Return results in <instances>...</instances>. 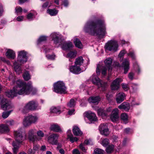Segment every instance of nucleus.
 Wrapping results in <instances>:
<instances>
[{"instance_id": "f257e3e1", "label": "nucleus", "mask_w": 154, "mask_h": 154, "mask_svg": "<svg viewBox=\"0 0 154 154\" xmlns=\"http://www.w3.org/2000/svg\"><path fill=\"white\" fill-rule=\"evenodd\" d=\"M84 30L94 35L103 36L106 33L104 21L100 20L88 21L85 26Z\"/></svg>"}, {"instance_id": "f03ea898", "label": "nucleus", "mask_w": 154, "mask_h": 154, "mask_svg": "<svg viewBox=\"0 0 154 154\" xmlns=\"http://www.w3.org/2000/svg\"><path fill=\"white\" fill-rule=\"evenodd\" d=\"M16 84L17 85L13 89L5 92V94L7 97L12 98L17 96L18 94H27L29 89V86L28 84L20 80L17 81L16 82Z\"/></svg>"}, {"instance_id": "7ed1b4c3", "label": "nucleus", "mask_w": 154, "mask_h": 154, "mask_svg": "<svg viewBox=\"0 0 154 154\" xmlns=\"http://www.w3.org/2000/svg\"><path fill=\"white\" fill-rule=\"evenodd\" d=\"M22 134V131L20 130L15 131L14 132L15 139L16 141L17 142V143L14 142L12 143V146L13 147V150L14 154L17 153L19 148L20 143H21L26 139V136L23 137Z\"/></svg>"}, {"instance_id": "20e7f679", "label": "nucleus", "mask_w": 154, "mask_h": 154, "mask_svg": "<svg viewBox=\"0 0 154 154\" xmlns=\"http://www.w3.org/2000/svg\"><path fill=\"white\" fill-rule=\"evenodd\" d=\"M112 60L110 58H108L104 61L105 66H100L98 64L96 69V72L97 75L100 73V70L102 71V74L105 75L106 74V70L107 69L109 71H111L112 69Z\"/></svg>"}, {"instance_id": "39448f33", "label": "nucleus", "mask_w": 154, "mask_h": 154, "mask_svg": "<svg viewBox=\"0 0 154 154\" xmlns=\"http://www.w3.org/2000/svg\"><path fill=\"white\" fill-rule=\"evenodd\" d=\"M90 80L94 84L97 85L98 88H101L102 91H105L108 86L107 82L101 80L95 75H92L90 77Z\"/></svg>"}, {"instance_id": "423d86ee", "label": "nucleus", "mask_w": 154, "mask_h": 154, "mask_svg": "<svg viewBox=\"0 0 154 154\" xmlns=\"http://www.w3.org/2000/svg\"><path fill=\"white\" fill-rule=\"evenodd\" d=\"M36 133V131L35 129H32L29 131V141H31L32 142L39 141L44 136V133L41 130H39L37 132L38 137L35 135Z\"/></svg>"}, {"instance_id": "0eeeda50", "label": "nucleus", "mask_w": 154, "mask_h": 154, "mask_svg": "<svg viewBox=\"0 0 154 154\" xmlns=\"http://www.w3.org/2000/svg\"><path fill=\"white\" fill-rule=\"evenodd\" d=\"M54 91L57 93L65 94L67 92L66 88L62 82H58L54 85Z\"/></svg>"}, {"instance_id": "6e6552de", "label": "nucleus", "mask_w": 154, "mask_h": 154, "mask_svg": "<svg viewBox=\"0 0 154 154\" xmlns=\"http://www.w3.org/2000/svg\"><path fill=\"white\" fill-rule=\"evenodd\" d=\"M118 45L117 42L110 40L105 44V48L106 50L116 52L118 50Z\"/></svg>"}, {"instance_id": "1a4fd4ad", "label": "nucleus", "mask_w": 154, "mask_h": 154, "mask_svg": "<svg viewBox=\"0 0 154 154\" xmlns=\"http://www.w3.org/2000/svg\"><path fill=\"white\" fill-rule=\"evenodd\" d=\"M26 55V52L24 50L18 51L17 60L16 62L17 63H20L21 65L25 63L27 60Z\"/></svg>"}, {"instance_id": "9d476101", "label": "nucleus", "mask_w": 154, "mask_h": 154, "mask_svg": "<svg viewBox=\"0 0 154 154\" xmlns=\"http://www.w3.org/2000/svg\"><path fill=\"white\" fill-rule=\"evenodd\" d=\"M59 135L57 134H53L49 135L48 138V142L50 143L56 145L58 143V139Z\"/></svg>"}, {"instance_id": "9b49d317", "label": "nucleus", "mask_w": 154, "mask_h": 154, "mask_svg": "<svg viewBox=\"0 0 154 154\" xmlns=\"http://www.w3.org/2000/svg\"><path fill=\"white\" fill-rule=\"evenodd\" d=\"M99 130L101 134L107 136L109 134V132L106 124H100L99 126Z\"/></svg>"}, {"instance_id": "f8f14e48", "label": "nucleus", "mask_w": 154, "mask_h": 154, "mask_svg": "<svg viewBox=\"0 0 154 154\" xmlns=\"http://www.w3.org/2000/svg\"><path fill=\"white\" fill-rule=\"evenodd\" d=\"M1 108L3 110H8L12 107L8 100L5 98H3L2 99L1 101Z\"/></svg>"}, {"instance_id": "ddd939ff", "label": "nucleus", "mask_w": 154, "mask_h": 154, "mask_svg": "<svg viewBox=\"0 0 154 154\" xmlns=\"http://www.w3.org/2000/svg\"><path fill=\"white\" fill-rule=\"evenodd\" d=\"M122 82L121 78H117L112 83L111 87L113 90H118L119 88L120 84Z\"/></svg>"}, {"instance_id": "4468645a", "label": "nucleus", "mask_w": 154, "mask_h": 154, "mask_svg": "<svg viewBox=\"0 0 154 154\" xmlns=\"http://www.w3.org/2000/svg\"><path fill=\"white\" fill-rule=\"evenodd\" d=\"M112 110L111 107H109L107 108L106 111L104 110L103 109H100L97 110V113L99 115L104 117H108L110 115V112Z\"/></svg>"}, {"instance_id": "2eb2a0df", "label": "nucleus", "mask_w": 154, "mask_h": 154, "mask_svg": "<svg viewBox=\"0 0 154 154\" xmlns=\"http://www.w3.org/2000/svg\"><path fill=\"white\" fill-rule=\"evenodd\" d=\"M84 115L91 122L96 121L97 120L95 114L90 111L85 112Z\"/></svg>"}, {"instance_id": "dca6fc26", "label": "nucleus", "mask_w": 154, "mask_h": 154, "mask_svg": "<svg viewBox=\"0 0 154 154\" xmlns=\"http://www.w3.org/2000/svg\"><path fill=\"white\" fill-rule=\"evenodd\" d=\"M76 51L75 50H72L70 51L65 56L66 57L69 58V61L71 62V63L69 64V65L72 64L73 60H72V59H74L76 57Z\"/></svg>"}, {"instance_id": "f3484780", "label": "nucleus", "mask_w": 154, "mask_h": 154, "mask_svg": "<svg viewBox=\"0 0 154 154\" xmlns=\"http://www.w3.org/2000/svg\"><path fill=\"white\" fill-rule=\"evenodd\" d=\"M118 112L119 110L117 108L114 109L112 111L110 118L112 122H115L118 120L119 118Z\"/></svg>"}, {"instance_id": "a211bd4d", "label": "nucleus", "mask_w": 154, "mask_h": 154, "mask_svg": "<svg viewBox=\"0 0 154 154\" xmlns=\"http://www.w3.org/2000/svg\"><path fill=\"white\" fill-rule=\"evenodd\" d=\"M69 69L71 72L76 74H79L81 72V69L80 67L75 64L74 66H70Z\"/></svg>"}, {"instance_id": "6ab92c4d", "label": "nucleus", "mask_w": 154, "mask_h": 154, "mask_svg": "<svg viewBox=\"0 0 154 154\" xmlns=\"http://www.w3.org/2000/svg\"><path fill=\"white\" fill-rule=\"evenodd\" d=\"M125 96L123 93L120 92L116 94V100L117 103H120L124 100Z\"/></svg>"}, {"instance_id": "aec40b11", "label": "nucleus", "mask_w": 154, "mask_h": 154, "mask_svg": "<svg viewBox=\"0 0 154 154\" xmlns=\"http://www.w3.org/2000/svg\"><path fill=\"white\" fill-rule=\"evenodd\" d=\"M129 61L127 59H125L122 63V67L124 69L125 74L127 73L129 69Z\"/></svg>"}, {"instance_id": "412c9836", "label": "nucleus", "mask_w": 154, "mask_h": 154, "mask_svg": "<svg viewBox=\"0 0 154 154\" xmlns=\"http://www.w3.org/2000/svg\"><path fill=\"white\" fill-rule=\"evenodd\" d=\"M41 109L40 106H38V103L35 101H32L29 102V110H35Z\"/></svg>"}, {"instance_id": "4be33fe9", "label": "nucleus", "mask_w": 154, "mask_h": 154, "mask_svg": "<svg viewBox=\"0 0 154 154\" xmlns=\"http://www.w3.org/2000/svg\"><path fill=\"white\" fill-rule=\"evenodd\" d=\"M73 47L72 42H65L63 44L62 48L63 50H66L70 49Z\"/></svg>"}, {"instance_id": "5701e85b", "label": "nucleus", "mask_w": 154, "mask_h": 154, "mask_svg": "<svg viewBox=\"0 0 154 154\" xmlns=\"http://www.w3.org/2000/svg\"><path fill=\"white\" fill-rule=\"evenodd\" d=\"M10 131V129L8 125L2 124L0 125V133H7Z\"/></svg>"}, {"instance_id": "b1692460", "label": "nucleus", "mask_w": 154, "mask_h": 154, "mask_svg": "<svg viewBox=\"0 0 154 154\" xmlns=\"http://www.w3.org/2000/svg\"><path fill=\"white\" fill-rule=\"evenodd\" d=\"M6 56L9 59H14L15 57V54L14 51L10 49H8L5 53Z\"/></svg>"}, {"instance_id": "393cba45", "label": "nucleus", "mask_w": 154, "mask_h": 154, "mask_svg": "<svg viewBox=\"0 0 154 154\" xmlns=\"http://www.w3.org/2000/svg\"><path fill=\"white\" fill-rule=\"evenodd\" d=\"M50 129L55 132H63L60 126L57 124L51 125L50 128Z\"/></svg>"}, {"instance_id": "a878e982", "label": "nucleus", "mask_w": 154, "mask_h": 154, "mask_svg": "<svg viewBox=\"0 0 154 154\" xmlns=\"http://www.w3.org/2000/svg\"><path fill=\"white\" fill-rule=\"evenodd\" d=\"M50 37L56 45L59 42L60 35L58 34L55 32L53 33L50 35Z\"/></svg>"}, {"instance_id": "bb28decb", "label": "nucleus", "mask_w": 154, "mask_h": 154, "mask_svg": "<svg viewBox=\"0 0 154 154\" xmlns=\"http://www.w3.org/2000/svg\"><path fill=\"white\" fill-rule=\"evenodd\" d=\"M72 131L74 134L75 136H81L83 134L82 132L77 126L73 127Z\"/></svg>"}, {"instance_id": "cd10ccee", "label": "nucleus", "mask_w": 154, "mask_h": 154, "mask_svg": "<svg viewBox=\"0 0 154 154\" xmlns=\"http://www.w3.org/2000/svg\"><path fill=\"white\" fill-rule=\"evenodd\" d=\"M100 100V98L99 96L91 97L88 99L89 103L95 104H97Z\"/></svg>"}, {"instance_id": "c85d7f7f", "label": "nucleus", "mask_w": 154, "mask_h": 154, "mask_svg": "<svg viewBox=\"0 0 154 154\" xmlns=\"http://www.w3.org/2000/svg\"><path fill=\"white\" fill-rule=\"evenodd\" d=\"M37 93V90L36 88L33 87L32 83L29 81V95H33Z\"/></svg>"}, {"instance_id": "c756f323", "label": "nucleus", "mask_w": 154, "mask_h": 154, "mask_svg": "<svg viewBox=\"0 0 154 154\" xmlns=\"http://www.w3.org/2000/svg\"><path fill=\"white\" fill-rule=\"evenodd\" d=\"M118 108L120 109H123L125 111H128L130 108V106L128 103H123L119 106Z\"/></svg>"}, {"instance_id": "7c9ffc66", "label": "nucleus", "mask_w": 154, "mask_h": 154, "mask_svg": "<svg viewBox=\"0 0 154 154\" xmlns=\"http://www.w3.org/2000/svg\"><path fill=\"white\" fill-rule=\"evenodd\" d=\"M14 68L17 73L19 74L22 72V70L20 66L18 65L17 62H15L14 63Z\"/></svg>"}, {"instance_id": "2f4dec72", "label": "nucleus", "mask_w": 154, "mask_h": 154, "mask_svg": "<svg viewBox=\"0 0 154 154\" xmlns=\"http://www.w3.org/2000/svg\"><path fill=\"white\" fill-rule=\"evenodd\" d=\"M84 60L82 57L80 56L75 59V64L76 66H80L83 63Z\"/></svg>"}, {"instance_id": "473e14b6", "label": "nucleus", "mask_w": 154, "mask_h": 154, "mask_svg": "<svg viewBox=\"0 0 154 154\" xmlns=\"http://www.w3.org/2000/svg\"><path fill=\"white\" fill-rule=\"evenodd\" d=\"M74 42L76 47L81 49L82 48V42L79 39L77 38H74Z\"/></svg>"}, {"instance_id": "72a5a7b5", "label": "nucleus", "mask_w": 154, "mask_h": 154, "mask_svg": "<svg viewBox=\"0 0 154 154\" xmlns=\"http://www.w3.org/2000/svg\"><path fill=\"white\" fill-rule=\"evenodd\" d=\"M58 11L55 9H48L47 11V13L51 16L56 15L58 13Z\"/></svg>"}, {"instance_id": "f704fd0d", "label": "nucleus", "mask_w": 154, "mask_h": 154, "mask_svg": "<svg viewBox=\"0 0 154 154\" xmlns=\"http://www.w3.org/2000/svg\"><path fill=\"white\" fill-rule=\"evenodd\" d=\"M38 120V117L35 116L29 115V124L35 123Z\"/></svg>"}, {"instance_id": "c9c22d12", "label": "nucleus", "mask_w": 154, "mask_h": 154, "mask_svg": "<svg viewBox=\"0 0 154 154\" xmlns=\"http://www.w3.org/2000/svg\"><path fill=\"white\" fill-rule=\"evenodd\" d=\"M50 112L51 113L60 114V109L59 107H51L50 109Z\"/></svg>"}, {"instance_id": "e433bc0d", "label": "nucleus", "mask_w": 154, "mask_h": 154, "mask_svg": "<svg viewBox=\"0 0 154 154\" xmlns=\"http://www.w3.org/2000/svg\"><path fill=\"white\" fill-rule=\"evenodd\" d=\"M121 119L125 123H126L128 122V116L126 113L122 114L121 115Z\"/></svg>"}, {"instance_id": "4c0bfd02", "label": "nucleus", "mask_w": 154, "mask_h": 154, "mask_svg": "<svg viewBox=\"0 0 154 154\" xmlns=\"http://www.w3.org/2000/svg\"><path fill=\"white\" fill-rule=\"evenodd\" d=\"M21 111L23 114L28 113L29 111V103H27L23 107L21 110Z\"/></svg>"}, {"instance_id": "58836bf2", "label": "nucleus", "mask_w": 154, "mask_h": 154, "mask_svg": "<svg viewBox=\"0 0 154 154\" xmlns=\"http://www.w3.org/2000/svg\"><path fill=\"white\" fill-rule=\"evenodd\" d=\"M67 139H69L70 141L72 143H73L77 141L79 139L78 138L76 137H73L72 134L69 135Z\"/></svg>"}, {"instance_id": "ea45409f", "label": "nucleus", "mask_w": 154, "mask_h": 154, "mask_svg": "<svg viewBox=\"0 0 154 154\" xmlns=\"http://www.w3.org/2000/svg\"><path fill=\"white\" fill-rule=\"evenodd\" d=\"M47 39V37L46 36H40L37 41V44L38 45L42 42L46 41Z\"/></svg>"}, {"instance_id": "a19ab883", "label": "nucleus", "mask_w": 154, "mask_h": 154, "mask_svg": "<svg viewBox=\"0 0 154 154\" xmlns=\"http://www.w3.org/2000/svg\"><path fill=\"white\" fill-rule=\"evenodd\" d=\"M114 146L113 145L108 146L106 148V151L108 153H111L113 150Z\"/></svg>"}, {"instance_id": "79ce46f5", "label": "nucleus", "mask_w": 154, "mask_h": 154, "mask_svg": "<svg viewBox=\"0 0 154 154\" xmlns=\"http://www.w3.org/2000/svg\"><path fill=\"white\" fill-rule=\"evenodd\" d=\"M23 77L25 81L29 80V72L28 71L25 70L23 75Z\"/></svg>"}, {"instance_id": "37998d69", "label": "nucleus", "mask_w": 154, "mask_h": 154, "mask_svg": "<svg viewBox=\"0 0 154 154\" xmlns=\"http://www.w3.org/2000/svg\"><path fill=\"white\" fill-rule=\"evenodd\" d=\"M23 123L25 127L28 126L29 125V117L28 116L25 117Z\"/></svg>"}, {"instance_id": "c03bdc74", "label": "nucleus", "mask_w": 154, "mask_h": 154, "mask_svg": "<svg viewBox=\"0 0 154 154\" xmlns=\"http://www.w3.org/2000/svg\"><path fill=\"white\" fill-rule=\"evenodd\" d=\"M104 152L103 150L100 149H95L94 152V154H103Z\"/></svg>"}, {"instance_id": "a18cd8bd", "label": "nucleus", "mask_w": 154, "mask_h": 154, "mask_svg": "<svg viewBox=\"0 0 154 154\" xmlns=\"http://www.w3.org/2000/svg\"><path fill=\"white\" fill-rule=\"evenodd\" d=\"M37 13L35 11H31L29 12V20H32L35 17V16L36 15Z\"/></svg>"}, {"instance_id": "49530a36", "label": "nucleus", "mask_w": 154, "mask_h": 154, "mask_svg": "<svg viewBox=\"0 0 154 154\" xmlns=\"http://www.w3.org/2000/svg\"><path fill=\"white\" fill-rule=\"evenodd\" d=\"M12 111V110H11L8 112H3L2 114V117L4 119L7 118Z\"/></svg>"}, {"instance_id": "de8ad7c7", "label": "nucleus", "mask_w": 154, "mask_h": 154, "mask_svg": "<svg viewBox=\"0 0 154 154\" xmlns=\"http://www.w3.org/2000/svg\"><path fill=\"white\" fill-rule=\"evenodd\" d=\"M75 105V101L73 99H71L69 103L68 104V106L70 107H74Z\"/></svg>"}, {"instance_id": "09e8293b", "label": "nucleus", "mask_w": 154, "mask_h": 154, "mask_svg": "<svg viewBox=\"0 0 154 154\" xmlns=\"http://www.w3.org/2000/svg\"><path fill=\"white\" fill-rule=\"evenodd\" d=\"M84 144L86 145H92L93 144V142L90 139H86L85 140Z\"/></svg>"}, {"instance_id": "8fccbe9b", "label": "nucleus", "mask_w": 154, "mask_h": 154, "mask_svg": "<svg viewBox=\"0 0 154 154\" xmlns=\"http://www.w3.org/2000/svg\"><path fill=\"white\" fill-rule=\"evenodd\" d=\"M15 13L18 14L19 13H21L23 11L22 8L20 6H17L15 9Z\"/></svg>"}, {"instance_id": "3c124183", "label": "nucleus", "mask_w": 154, "mask_h": 154, "mask_svg": "<svg viewBox=\"0 0 154 154\" xmlns=\"http://www.w3.org/2000/svg\"><path fill=\"white\" fill-rule=\"evenodd\" d=\"M126 51L125 50H123L120 51L119 55V57L120 58V60L122 58V60L123 57L124 56V54L126 53Z\"/></svg>"}, {"instance_id": "603ef678", "label": "nucleus", "mask_w": 154, "mask_h": 154, "mask_svg": "<svg viewBox=\"0 0 154 154\" xmlns=\"http://www.w3.org/2000/svg\"><path fill=\"white\" fill-rule=\"evenodd\" d=\"M109 143V140L107 139H105L103 140L101 143L103 146H106Z\"/></svg>"}, {"instance_id": "864d4df0", "label": "nucleus", "mask_w": 154, "mask_h": 154, "mask_svg": "<svg viewBox=\"0 0 154 154\" xmlns=\"http://www.w3.org/2000/svg\"><path fill=\"white\" fill-rule=\"evenodd\" d=\"M122 88L125 91H127L129 89V87L128 85L125 83H122Z\"/></svg>"}, {"instance_id": "5fc2aeb1", "label": "nucleus", "mask_w": 154, "mask_h": 154, "mask_svg": "<svg viewBox=\"0 0 154 154\" xmlns=\"http://www.w3.org/2000/svg\"><path fill=\"white\" fill-rule=\"evenodd\" d=\"M85 144L84 143H81L79 145V148L81 149L83 152H85L87 149V148L84 146Z\"/></svg>"}, {"instance_id": "6e6d98bb", "label": "nucleus", "mask_w": 154, "mask_h": 154, "mask_svg": "<svg viewBox=\"0 0 154 154\" xmlns=\"http://www.w3.org/2000/svg\"><path fill=\"white\" fill-rule=\"evenodd\" d=\"M49 46H44L43 47V48L44 49V51H45L46 54L48 53L49 52L51 51V50H52V49L49 48Z\"/></svg>"}, {"instance_id": "4d7b16f0", "label": "nucleus", "mask_w": 154, "mask_h": 154, "mask_svg": "<svg viewBox=\"0 0 154 154\" xmlns=\"http://www.w3.org/2000/svg\"><path fill=\"white\" fill-rule=\"evenodd\" d=\"M46 56L47 59L49 60H54L55 59V55L54 54H52L51 55L46 54Z\"/></svg>"}, {"instance_id": "13d9d810", "label": "nucleus", "mask_w": 154, "mask_h": 154, "mask_svg": "<svg viewBox=\"0 0 154 154\" xmlns=\"http://www.w3.org/2000/svg\"><path fill=\"white\" fill-rule=\"evenodd\" d=\"M127 54L128 56H131L133 59H135V57L133 51H130Z\"/></svg>"}, {"instance_id": "bf43d9fd", "label": "nucleus", "mask_w": 154, "mask_h": 154, "mask_svg": "<svg viewBox=\"0 0 154 154\" xmlns=\"http://www.w3.org/2000/svg\"><path fill=\"white\" fill-rule=\"evenodd\" d=\"M62 5L65 7H67L69 5V2L67 0H64L62 1Z\"/></svg>"}, {"instance_id": "052dcab7", "label": "nucleus", "mask_w": 154, "mask_h": 154, "mask_svg": "<svg viewBox=\"0 0 154 154\" xmlns=\"http://www.w3.org/2000/svg\"><path fill=\"white\" fill-rule=\"evenodd\" d=\"M35 142H35H33L34 143L33 149L35 150H37L39 149V146L38 145L35 144L34 143Z\"/></svg>"}, {"instance_id": "680f3d73", "label": "nucleus", "mask_w": 154, "mask_h": 154, "mask_svg": "<svg viewBox=\"0 0 154 154\" xmlns=\"http://www.w3.org/2000/svg\"><path fill=\"white\" fill-rule=\"evenodd\" d=\"M6 123L8 124V125L12 126L14 124V121L13 120L8 121Z\"/></svg>"}, {"instance_id": "e2e57ef3", "label": "nucleus", "mask_w": 154, "mask_h": 154, "mask_svg": "<svg viewBox=\"0 0 154 154\" xmlns=\"http://www.w3.org/2000/svg\"><path fill=\"white\" fill-rule=\"evenodd\" d=\"M73 154H80L79 151L77 149H74L72 151Z\"/></svg>"}, {"instance_id": "0e129e2a", "label": "nucleus", "mask_w": 154, "mask_h": 154, "mask_svg": "<svg viewBox=\"0 0 154 154\" xmlns=\"http://www.w3.org/2000/svg\"><path fill=\"white\" fill-rule=\"evenodd\" d=\"M23 19V16H19L17 18L16 20L18 21H21Z\"/></svg>"}, {"instance_id": "69168bd1", "label": "nucleus", "mask_w": 154, "mask_h": 154, "mask_svg": "<svg viewBox=\"0 0 154 154\" xmlns=\"http://www.w3.org/2000/svg\"><path fill=\"white\" fill-rule=\"evenodd\" d=\"M49 5V2H46L44 3L42 5V8H46L48 7Z\"/></svg>"}, {"instance_id": "338daca9", "label": "nucleus", "mask_w": 154, "mask_h": 154, "mask_svg": "<svg viewBox=\"0 0 154 154\" xmlns=\"http://www.w3.org/2000/svg\"><path fill=\"white\" fill-rule=\"evenodd\" d=\"M134 76V74L132 72H130L128 74V77L130 79L132 80L133 78V76Z\"/></svg>"}, {"instance_id": "774afa93", "label": "nucleus", "mask_w": 154, "mask_h": 154, "mask_svg": "<svg viewBox=\"0 0 154 154\" xmlns=\"http://www.w3.org/2000/svg\"><path fill=\"white\" fill-rule=\"evenodd\" d=\"M134 66L135 68L137 69L138 72H139L140 69L139 68V66L136 62L134 64Z\"/></svg>"}]
</instances>
